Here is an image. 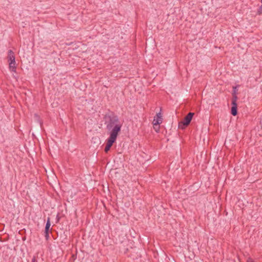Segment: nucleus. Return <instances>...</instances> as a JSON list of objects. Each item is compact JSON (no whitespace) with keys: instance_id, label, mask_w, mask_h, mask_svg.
Returning <instances> with one entry per match:
<instances>
[{"instance_id":"8","label":"nucleus","mask_w":262,"mask_h":262,"mask_svg":"<svg viewBox=\"0 0 262 262\" xmlns=\"http://www.w3.org/2000/svg\"><path fill=\"white\" fill-rule=\"evenodd\" d=\"M154 125V128L156 132H158L160 129V126L159 125Z\"/></svg>"},{"instance_id":"7","label":"nucleus","mask_w":262,"mask_h":262,"mask_svg":"<svg viewBox=\"0 0 262 262\" xmlns=\"http://www.w3.org/2000/svg\"><path fill=\"white\" fill-rule=\"evenodd\" d=\"M9 68L10 71L15 72L16 71V62H9Z\"/></svg>"},{"instance_id":"1","label":"nucleus","mask_w":262,"mask_h":262,"mask_svg":"<svg viewBox=\"0 0 262 262\" xmlns=\"http://www.w3.org/2000/svg\"><path fill=\"white\" fill-rule=\"evenodd\" d=\"M122 126V123L117 117L111 118L107 123L106 129L108 132L109 137L106 140V146L104 148L105 152H107L110 150L113 143L116 141Z\"/></svg>"},{"instance_id":"2","label":"nucleus","mask_w":262,"mask_h":262,"mask_svg":"<svg viewBox=\"0 0 262 262\" xmlns=\"http://www.w3.org/2000/svg\"><path fill=\"white\" fill-rule=\"evenodd\" d=\"M193 115V113H189L187 116L185 117L183 121L179 123V127L184 128L187 126L190 123Z\"/></svg>"},{"instance_id":"3","label":"nucleus","mask_w":262,"mask_h":262,"mask_svg":"<svg viewBox=\"0 0 262 262\" xmlns=\"http://www.w3.org/2000/svg\"><path fill=\"white\" fill-rule=\"evenodd\" d=\"M237 97L234 96L232 100V107H231V114L233 116L237 115V104H236Z\"/></svg>"},{"instance_id":"4","label":"nucleus","mask_w":262,"mask_h":262,"mask_svg":"<svg viewBox=\"0 0 262 262\" xmlns=\"http://www.w3.org/2000/svg\"><path fill=\"white\" fill-rule=\"evenodd\" d=\"M162 122V118L161 113H158L154 117L152 124L153 125H160Z\"/></svg>"},{"instance_id":"9","label":"nucleus","mask_w":262,"mask_h":262,"mask_svg":"<svg viewBox=\"0 0 262 262\" xmlns=\"http://www.w3.org/2000/svg\"><path fill=\"white\" fill-rule=\"evenodd\" d=\"M247 262H254L251 258H248L247 260Z\"/></svg>"},{"instance_id":"5","label":"nucleus","mask_w":262,"mask_h":262,"mask_svg":"<svg viewBox=\"0 0 262 262\" xmlns=\"http://www.w3.org/2000/svg\"><path fill=\"white\" fill-rule=\"evenodd\" d=\"M50 226H51L50 219L49 217H48V220H47V222L46 225L45 232V236H46V238L47 239L49 237V230Z\"/></svg>"},{"instance_id":"6","label":"nucleus","mask_w":262,"mask_h":262,"mask_svg":"<svg viewBox=\"0 0 262 262\" xmlns=\"http://www.w3.org/2000/svg\"><path fill=\"white\" fill-rule=\"evenodd\" d=\"M8 59L9 62L15 61V57L14 53L11 50H10L8 51Z\"/></svg>"},{"instance_id":"10","label":"nucleus","mask_w":262,"mask_h":262,"mask_svg":"<svg viewBox=\"0 0 262 262\" xmlns=\"http://www.w3.org/2000/svg\"><path fill=\"white\" fill-rule=\"evenodd\" d=\"M36 259L35 258V257H33L32 259V262H36Z\"/></svg>"}]
</instances>
